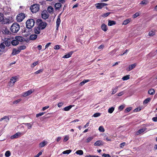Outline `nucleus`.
<instances>
[{"mask_svg":"<svg viewBox=\"0 0 157 157\" xmlns=\"http://www.w3.org/2000/svg\"><path fill=\"white\" fill-rule=\"evenodd\" d=\"M10 29L13 33H17L20 29L19 25L17 23H14L11 26Z\"/></svg>","mask_w":157,"mask_h":157,"instance_id":"f257e3e1","label":"nucleus"},{"mask_svg":"<svg viewBox=\"0 0 157 157\" xmlns=\"http://www.w3.org/2000/svg\"><path fill=\"white\" fill-rule=\"evenodd\" d=\"M34 23L35 22L33 19H29L26 22V26L27 28L31 29L34 26Z\"/></svg>","mask_w":157,"mask_h":157,"instance_id":"f03ea898","label":"nucleus"},{"mask_svg":"<svg viewBox=\"0 0 157 157\" xmlns=\"http://www.w3.org/2000/svg\"><path fill=\"white\" fill-rule=\"evenodd\" d=\"M40 6L37 4H34L31 6L30 7V9L31 12L33 13L37 12L39 10Z\"/></svg>","mask_w":157,"mask_h":157,"instance_id":"7ed1b4c3","label":"nucleus"},{"mask_svg":"<svg viewBox=\"0 0 157 157\" xmlns=\"http://www.w3.org/2000/svg\"><path fill=\"white\" fill-rule=\"evenodd\" d=\"M9 21V19L4 17L3 14L0 13V22H2V24H6L8 23Z\"/></svg>","mask_w":157,"mask_h":157,"instance_id":"20e7f679","label":"nucleus"},{"mask_svg":"<svg viewBox=\"0 0 157 157\" xmlns=\"http://www.w3.org/2000/svg\"><path fill=\"white\" fill-rule=\"evenodd\" d=\"M18 80V78L17 76L12 77L10 79V81L9 82V86H13L15 82Z\"/></svg>","mask_w":157,"mask_h":157,"instance_id":"39448f33","label":"nucleus"},{"mask_svg":"<svg viewBox=\"0 0 157 157\" xmlns=\"http://www.w3.org/2000/svg\"><path fill=\"white\" fill-rule=\"evenodd\" d=\"M25 15L23 13H20L17 15L16 19L18 22H21L24 19Z\"/></svg>","mask_w":157,"mask_h":157,"instance_id":"423d86ee","label":"nucleus"},{"mask_svg":"<svg viewBox=\"0 0 157 157\" xmlns=\"http://www.w3.org/2000/svg\"><path fill=\"white\" fill-rule=\"evenodd\" d=\"M5 48L6 46L4 44L2 43L0 45V55L2 54L7 51V50Z\"/></svg>","mask_w":157,"mask_h":157,"instance_id":"0eeeda50","label":"nucleus"},{"mask_svg":"<svg viewBox=\"0 0 157 157\" xmlns=\"http://www.w3.org/2000/svg\"><path fill=\"white\" fill-rule=\"evenodd\" d=\"M34 91V90L30 89L28 91L23 93L22 94V96L23 97H26L31 94Z\"/></svg>","mask_w":157,"mask_h":157,"instance_id":"6e6552de","label":"nucleus"},{"mask_svg":"<svg viewBox=\"0 0 157 157\" xmlns=\"http://www.w3.org/2000/svg\"><path fill=\"white\" fill-rule=\"evenodd\" d=\"M46 25L47 24L45 22L40 21L38 27L40 29L42 30L45 28Z\"/></svg>","mask_w":157,"mask_h":157,"instance_id":"1a4fd4ad","label":"nucleus"},{"mask_svg":"<svg viewBox=\"0 0 157 157\" xmlns=\"http://www.w3.org/2000/svg\"><path fill=\"white\" fill-rule=\"evenodd\" d=\"M41 16L42 18L44 19H46L48 18L49 15L48 12L46 10H44L42 12Z\"/></svg>","mask_w":157,"mask_h":157,"instance_id":"9d476101","label":"nucleus"},{"mask_svg":"<svg viewBox=\"0 0 157 157\" xmlns=\"http://www.w3.org/2000/svg\"><path fill=\"white\" fill-rule=\"evenodd\" d=\"M96 7L97 9H100L106 5V4L103 3H98L95 4Z\"/></svg>","mask_w":157,"mask_h":157,"instance_id":"9b49d317","label":"nucleus"},{"mask_svg":"<svg viewBox=\"0 0 157 157\" xmlns=\"http://www.w3.org/2000/svg\"><path fill=\"white\" fill-rule=\"evenodd\" d=\"M61 14H59L58 17V18L56 21V29L58 30V28L59 25L60 24L61 20H60V15Z\"/></svg>","mask_w":157,"mask_h":157,"instance_id":"f8f14e48","label":"nucleus"},{"mask_svg":"<svg viewBox=\"0 0 157 157\" xmlns=\"http://www.w3.org/2000/svg\"><path fill=\"white\" fill-rule=\"evenodd\" d=\"M21 132H18L15 134L14 135L11 136V139H14L18 138L21 136Z\"/></svg>","mask_w":157,"mask_h":157,"instance_id":"ddd939ff","label":"nucleus"},{"mask_svg":"<svg viewBox=\"0 0 157 157\" xmlns=\"http://www.w3.org/2000/svg\"><path fill=\"white\" fill-rule=\"evenodd\" d=\"M20 52L19 48H13V49L12 54L13 55H15L18 54Z\"/></svg>","mask_w":157,"mask_h":157,"instance_id":"4468645a","label":"nucleus"},{"mask_svg":"<svg viewBox=\"0 0 157 157\" xmlns=\"http://www.w3.org/2000/svg\"><path fill=\"white\" fill-rule=\"evenodd\" d=\"M136 65V64L135 63L130 65L127 69V70L128 71H131L134 68Z\"/></svg>","mask_w":157,"mask_h":157,"instance_id":"2eb2a0df","label":"nucleus"},{"mask_svg":"<svg viewBox=\"0 0 157 157\" xmlns=\"http://www.w3.org/2000/svg\"><path fill=\"white\" fill-rule=\"evenodd\" d=\"M40 30L38 27H35L34 29V32L36 34H39L40 33Z\"/></svg>","mask_w":157,"mask_h":157,"instance_id":"dca6fc26","label":"nucleus"},{"mask_svg":"<svg viewBox=\"0 0 157 157\" xmlns=\"http://www.w3.org/2000/svg\"><path fill=\"white\" fill-rule=\"evenodd\" d=\"M61 4L60 3H57L55 5V7L56 10H59L61 7Z\"/></svg>","mask_w":157,"mask_h":157,"instance_id":"f3484780","label":"nucleus"},{"mask_svg":"<svg viewBox=\"0 0 157 157\" xmlns=\"http://www.w3.org/2000/svg\"><path fill=\"white\" fill-rule=\"evenodd\" d=\"M11 44L13 45L16 46L19 44V42L15 38L14 40L11 41Z\"/></svg>","mask_w":157,"mask_h":157,"instance_id":"a211bd4d","label":"nucleus"},{"mask_svg":"<svg viewBox=\"0 0 157 157\" xmlns=\"http://www.w3.org/2000/svg\"><path fill=\"white\" fill-rule=\"evenodd\" d=\"M116 24V21H113L109 20L108 25L109 26H111Z\"/></svg>","mask_w":157,"mask_h":157,"instance_id":"6ab92c4d","label":"nucleus"},{"mask_svg":"<svg viewBox=\"0 0 157 157\" xmlns=\"http://www.w3.org/2000/svg\"><path fill=\"white\" fill-rule=\"evenodd\" d=\"M73 52L72 51L71 52H69V53H68L67 54L64 55L63 58H67L71 56L72 54L73 53Z\"/></svg>","mask_w":157,"mask_h":157,"instance_id":"aec40b11","label":"nucleus"},{"mask_svg":"<svg viewBox=\"0 0 157 157\" xmlns=\"http://www.w3.org/2000/svg\"><path fill=\"white\" fill-rule=\"evenodd\" d=\"M16 40L19 42H22L23 41V38L20 36H17L15 37Z\"/></svg>","mask_w":157,"mask_h":157,"instance_id":"412c9836","label":"nucleus"},{"mask_svg":"<svg viewBox=\"0 0 157 157\" xmlns=\"http://www.w3.org/2000/svg\"><path fill=\"white\" fill-rule=\"evenodd\" d=\"M23 124L26 126L28 129H30L32 128V124L31 123H24Z\"/></svg>","mask_w":157,"mask_h":157,"instance_id":"4be33fe9","label":"nucleus"},{"mask_svg":"<svg viewBox=\"0 0 157 157\" xmlns=\"http://www.w3.org/2000/svg\"><path fill=\"white\" fill-rule=\"evenodd\" d=\"M146 130V128H141L139 129L138 131L137 132V135H139V134H141L143 132H144Z\"/></svg>","mask_w":157,"mask_h":157,"instance_id":"5701e85b","label":"nucleus"},{"mask_svg":"<svg viewBox=\"0 0 157 157\" xmlns=\"http://www.w3.org/2000/svg\"><path fill=\"white\" fill-rule=\"evenodd\" d=\"M101 28L102 30L104 31H106L107 30V26L104 24H103L101 26Z\"/></svg>","mask_w":157,"mask_h":157,"instance_id":"b1692460","label":"nucleus"},{"mask_svg":"<svg viewBox=\"0 0 157 157\" xmlns=\"http://www.w3.org/2000/svg\"><path fill=\"white\" fill-rule=\"evenodd\" d=\"M47 144V141H44L40 144L39 146L41 147H43L45 146Z\"/></svg>","mask_w":157,"mask_h":157,"instance_id":"393cba45","label":"nucleus"},{"mask_svg":"<svg viewBox=\"0 0 157 157\" xmlns=\"http://www.w3.org/2000/svg\"><path fill=\"white\" fill-rule=\"evenodd\" d=\"M95 146H100L102 145V142L101 141H97L94 144Z\"/></svg>","mask_w":157,"mask_h":157,"instance_id":"a878e982","label":"nucleus"},{"mask_svg":"<svg viewBox=\"0 0 157 157\" xmlns=\"http://www.w3.org/2000/svg\"><path fill=\"white\" fill-rule=\"evenodd\" d=\"M155 34V31L152 30L149 31L148 33V35L150 36H152Z\"/></svg>","mask_w":157,"mask_h":157,"instance_id":"bb28decb","label":"nucleus"},{"mask_svg":"<svg viewBox=\"0 0 157 157\" xmlns=\"http://www.w3.org/2000/svg\"><path fill=\"white\" fill-rule=\"evenodd\" d=\"M148 93L150 95H153L155 93V91L153 89H151L148 90Z\"/></svg>","mask_w":157,"mask_h":157,"instance_id":"cd10ccee","label":"nucleus"},{"mask_svg":"<svg viewBox=\"0 0 157 157\" xmlns=\"http://www.w3.org/2000/svg\"><path fill=\"white\" fill-rule=\"evenodd\" d=\"M37 36L36 34H33L30 36V38L31 40H34L37 37Z\"/></svg>","mask_w":157,"mask_h":157,"instance_id":"c85d7f7f","label":"nucleus"},{"mask_svg":"<svg viewBox=\"0 0 157 157\" xmlns=\"http://www.w3.org/2000/svg\"><path fill=\"white\" fill-rule=\"evenodd\" d=\"M90 80L89 79L84 80L82 82H80L79 85L81 86H82L83 85H84L85 83L88 82Z\"/></svg>","mask_w":157,"mask_h":157,"instance_id":"c756f323","label":"nucleus"},{"mask_svg":"<svg viewBox=\"0 0 157 157\" xmlns=\"http://www.w3.org/2000/svg\"><path fill=\"white\" fill-rule=\"evenodd\" d=\"M131 21V19H126L124 21L122 24L124 25H126L130 22Z\"/></svg>","mask_w":157,"mask_h":157,"instance_id":"7c9ffc66","label":"nucleus"},{"mask_svg":"<svg viewBox=\"0 0 157 157\" xmlns=\"http://www.w3.org/2000/svg\"><path fill=\"white\" fill-rule=\"evenodd\" d=\"M71 152V150H68L63 151L62 152V154H68Z\"/></svg>","mask_w":157,"mask_h":157,"instance_id":"2f4dec72","label":"nucleus"},{"mask_svg":"<svg viewBox=\"0 0 157 157\" xmlns=\"http://www.w3.org/2000/svg\"><path fill=\"white\" fill-rule=\"evenodd\" d=\"M5 155L6 157H9L11 155V152L9 151H6L5 154Z\"/></svg>","mask_w":157,"mask_h":157,"instance_id":"473e14b6","label":"nucleus"},{"mask_svg":"<svg viewBox=\"0 0 157 157\" xmlns=\"http://www.w3.org/2000/svg\"><path fill=\"white\" fill-rule=\"evenodd\" d=\"M129 78H130V75H126V76L123 77L122 78V79L124 81V80H127L129 79Z\"/></svg>","mask_w":157,"mask_h":157,"instance_id":"72a5a7b5","label":"nucleus"},{"mask_svg":"<svg viewBox=\"0 0 157 157\" xmlns=\"http://www.w3.org/2000/svg\"><path fill=\"white\" fill-rule=\"evenodd\" d=\"M53 10V8L51 6H49L47 9L48 12L50 13L52 12Z\"/></svg>","mask_w":157,"mask_h":157,"instance_id":"f704fd0d","label":"nucleus"},{"mask_svg":"<svg viewBox=\"0 0 157 157\" xmlns=\"http://www.w3.org/2000/svg\"><path fill=\"white\" fill-rule=\"evenodd\" d=\"M75 153L79 155H82L83 154V152L82 150H79L77 151Z\"/></svg>","mask_w":157,"mask_h":157,"instance_id":"c9c22d12","label":"nucleus"},{"mask_svg":"<svg viewBox=\"0 0 157 157\" xmlns=\"http://www.w3.org/2000/svg\"><path fill=\"white\" fill-rule=\"evenodd\" d=\"M93 139V137L92 136H90L88 137L87 138L86 140V142L87 143H89Z\"/></svg>","mask_w":157,"mask_h":157,"instance_id":"e433bc0d","label":"nucleus"},{"mask_svg":"<svg viewBox=\"0 0 157 157\" xmlns=\"http://www.w3.org/2000/svg\"><path fill=\"white\" fill-rule=\"evenodd\" d=\"M151 99L150 98H148L146 99L145 100H144V103L145 104H147L149 102Z\"/></svg>","mask_w":157,"mask_h":157,"instance_id":"4c0bfd02","label":"nucleus"},{"mask_svg":"<svg viewBox=\"0 0 157 157\" xmlns=\"http://www.w3.org/2000/svg\"><path fill=\"white\" fill-rule=\"evenodd\" d=\"M72 107L71 105H69V106L65 107L64 109V110L65 111H67L69 110Z\"/></svg>","mask_w":157,"mask_h":157,"instance_id":"58836bf2","label":"nucleus"},{"mask_svg":"<svg viewBox=\"0 0 157 157\" xmlns=\"http://www.w3.org/2000/svg\"><path fill=\"white\" fill-rule=\"evenodd\" d=\"M148 2L146 0H144L142 1L139 4L140 5H146L148 3Z\"/></svg>","mask_w":157,"mask_h":157,"instance_id":"ea45409f","label":"nucleus"},{"mask_svg":"<svg viewBox=\"0 0 157 157\" xmlns=\"http://www.w3.org/2000/svg\"><path fill=\"white\" fill-rule=\"evenodd\" d=\"M114 110V108L112 107L108 109V112L110 113H112Z\"/></svg>","mask_w":157,"mask_h":157,"instance_id":"a19ab883","label":"nucleus"},{"mask_svg":"<svg viewBox=\"0 0 157 157\" xmlns=\"http://www.w3.org/2000/svg\"><path fill=\"white\" fill-rule=\"evenodd\" d=\"M99 130L102 132H104L105 131V129L102 126H100L98 128Z\"/></svg>","mask_w":157,"mask_h":157,"instance_id":"79ce46f5","label":"nucleus"},{"mask_svg":"<svg viewBox=\"0 0 157 157\" xmlns=\"http://www.w3.org/2000/svg\"><path fill=\"white\" fill-rule=\"evenodd\" d=\"M26 48L25 46L24 45L21 46H20L18 48H19V50H20V51L21 52V50H23L25 49Z\"/></svg>","mask_w":157,"mask_h":157,"instance_id":"37998d69","label":"nucleus"},{"mask_svg":"<svg viewBox=\"0 0 157 157\" xmlns=\"http://www.w3.org/2000/svg\"><path fill=\"white\" fill-rule=\"evenodd\" d=\"M38 61H36L34 62L31 65V67L32 68L34 67L35 66L38 64Z\"/></svg>","mask_w":157,"mask_h":157,"instance_id":"c03bdc74","label":"nucleus"},{"mask_svg":"<svg viewBox=\"0 0 157 157\" xmlns=\"http://www.w3.org/2000/svg\"><path fill=\"white\" fill-rule=\"evenodd\" d=\"M140 15V13L139 12L136 13L135 14H134L133 15V18H135L138 16H139Z\"/></svg>","mask_w":157,"mask_h":157,"instance_id":"a18cd8bd","label":"nucleus"},{"mask_svg":"<svg viewBox=\"0 0 157 157\" xmlns=\"http://www.w3.org/2000/svg\"><path fill=\"white\" fill-rule=\"evenodd\" d=\"M101 115V113H94L93 116L92 117H97Z\"/></svg>","mask_w":157,"mask_h":157,"instance_id":"49530a36","label":"nucleus"},{"mask_svg":"<svg viewBox=\"0 0 157 157\" xmlns=\"http://www.w3.org/2000/svg\"><path fill=\"white\" fill-rule=\"evenodd\" d=\"M69 136L67 135L65 136H64L63 141L64 142H66V141L68 140H69Z\"/></svg>","mask_w":157,"mask_h":157,"instance_id":"de8ad7c7","label":"nucleus"},{"mask_svg":"<svg viewBox=\"0 0 157 157\" xmlns=\"http://www.w3.org/2000/svg\"><path fill=\"white\" fill-rule=\"evenodd\" d=\"M21 101V99H19L13 102V103L14 104H17L19 102H20Z\"/></svg>","mask_w":157,"mask_h":157,"instance_id":"09e8293b","label":"nucleus"},{"mask_svg":"<svg viewBox=\"0 0 157 157\" xmlns=\"http://www.w3.org/2000/svg\"><path fill=\"white\" fill-rule=\"evenodd\" d=\"M44 113H39L36 114V117H39L40 116H41L44 114Z\"/></svg>","mask_w":157,"mask_h":157,"instance_id":"8fccbe9b","label":"nucleus"},{"mask_svg":"<svg viewBox=\"0 0 157 157\" xmlns=\"http://www.w3.org/2000/svg\"><path fill=\"white\" fill-rule=\"evenodd\" d=\"M3 120H6V121L7 122L9 121V118L7 116H5L3 117Z\"/></svg>","mask_w":157,"mask_h":157,"instance_id":"3c124183","label":"nucleus"},{"mask_svg":"<svg viewBox=\"0 0 157 157\" xmlns=\"http://www.w3.org/2000/svg\"><path fill=\"white\" fill-rule=\"evenodd\" d=\"M110 13H104L102 15V16L104 17H106Z\"/></svg>","mask_w":157,"mask_h":157,"instance_id":"603ef678","label":"nucleus"},{"mask_svg":"<svg viewBox=\"0 0 157 157\" xmlns=\"http://www.w3.org/2000/svg\"><path fill=\"white\" fill-rule=\"evenodd\" d=\"M124 105H121L118 108V109H119L120 111H121L124 109Z\"/></svg>","mask_w":157,"mask_h":157,"instance_id":"864d4df0","label":"nucleus"},{"mask_svg":"<svg viewBox=\"0 0 157 157\" xmlns=\"http://www.w3.org/2000/svg\"><path fill=\"white\" fill-rule=\"evenodd\" d=\"M126 144L125 142L121 143L120 145V147L121 148H123Z\"/></svg>","mask_w":157,"mask_h":157,"instance_id":"5fc2aeb1","label":"nucleus"},{"mask_svg":"<svg viewBox=\"0 0 157 157\" xmlns=\"http://www.w3.org/2000/svg\"><path fill=\"white\" fill-rule=\"evenodd\" d=\"M131 109V107H128L125 110V112L128 113L129 112Z\"/></svg>","mask_w":157,"mask_h":157,"instance_id":"6e6d98bb","label":"nucleus"},{"mask_svg":"<svg viewBox=\"0 0 157 157\" xmlns=\"http://www.w3.org/2000/svg\"><path fill=\"white\" fill-rule=\"evenodd\" d=\"M102 156L104 157H111V156L108 154H103Z\"/></svg>","mask_w":157,"mask_h":157,"instance_id":"4d7b16f0","label":"nucleus"},{"mask_svg":"<svg viewBox=\"0 0 157 157\" xmlns=\"http://www.w3.org/2000/svg\"><path fill=\"white\" fill-rule=\"evenodd\" d=\"M43 71V70L40 69V70H38L37 71H36L35 72V73L36 74H39V73H40L42 72Z\"/></svg>","mask_w":157,"mask_h":157,"instance_id":"13d9d810","label":"nucleus"},{"mask_svg":"<svg viewBox=\"0 0 157 157\" xmlns=\"http://www.w3.org/2000/svg\"><path fill=\"white\" fill-rule=\"evenodd\" d=\"M124 91H121L119 93H118V96H121L123 94H124Z\"/></svg>","mask_w":157,"mask_h":157,"instance_id":"bf43d9fd","label":"nucleus"},{"mask_svg":"<svg viewBox=\"0 0 157 157\" xmlns=\"http://www.w3.org/2000/svg\"><path fill=\"white\" fill-rule=\"evenodd\" d=\"M59 48H60L59 45H56L55 46L54 48L56 50V49H59Z\"/></svg>","mask_w":157,"mask_h":157,"instance_id":"052dcab7","label":"nucleus"},{"mask_svg":"<svg viewBox=\"0 0 157 157\" xmlns=\"http://www.w3.org/2000/svg\"><path fill=\"white\" fill-rule=\"evenodd\" d=\"M41 152H39L37 154L35 155L34 157H38L42 154Z\"/></svg>","mask_w":157,"mask_h":157,"instance_id":"680f3d73","label":"nucleus"},{"mask_svg":"<svg viewBox=\"0 0 157 157\" xmlns=\"http://www.w3.org/2000/svg\"><path fill=\"white\" fill-rule=\"evenodd\" d=\"M141 110V109L140 108H136L135 109H134V111L135 112H138L140 111Z\"/></svg>","mask_w":157,"mask_h":157,"instance_id":"e2e57ef3","label":"nucleus"},{"mask_svg":"<svg viewBox=\"0 0 157 157\" xmlns=\"http://www.w3.org/2000/svg\"><path fill=\"white\" fill-rule=\"evenodd\" d=\"M152 120L155 122L157 121V117H154L152 118Z\"/></svg>","mask_w":157,"mask_h":157,"instance_id":"0e129e2a","label":"nucleus"},{"mask_svg":"<svg viewBox=\"0 0 157 157\" xmlns=\"http://www.w3.org/2000/svg\"><path fill=\"white\" fill-rule=\"evenodd\" d=\"M49 107V106H45L43 108L42 110L43 111H44L45 110H46V109H48Z\"/></svg>","mask_w":157,"mask_h":157,"instance_id":"69168bd1","label":"nucleus"},{"mask_svg":"<svg viewBox=\"0 0 157 157\" xmlns=\"http://www.w3.org/2000/svg\"><path fill=\"white\" fill-rule=\"evenodd\" d=\"M63 103L62 102L59 103L58 104V106L59 107H61L62 106V105H63Z\"/></svg>","mask_w":157,"mask_h":157,"instance_id":"338daca9","label":"nucleus"},{"mask_svg":"<svg viewBox=\"0 0 157 157\" xmlns=\"http://www.w3.org/2000/svg\"><path fill=\"white\" fill-rule=\"evenodd\" d=\"M4 31L5 33L8 34L9 33V31L7 29H5Z\"/></svg>","mask_w":157,"mask_h":157,"instance_id":"774afa93","label":"nucleus"}]
</instances>
